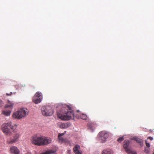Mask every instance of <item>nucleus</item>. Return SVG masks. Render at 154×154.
Returning <instances> with one entry per match:
<instances>
[{
  "mask_svg": "<svg viewBox=\"0 0 154 154\" xmlns=\"http://www.w3.org/2000/svg\"><path fill=\"white\" fill-rule=\"evenodd\" d=\"M67 111L65 110L64 108H63L62 110L57 112L58 117L63 120H70L73 118L75 117L73 114V112L71 109V106H66Z\"/></svg>",
  "mask_w": 154,
  "mask_h": 154,
  "instance_id": "nucleus-1",
  "label": "nucleus"
},
{
  "mask_svg": "<svg viewBox=\"0 0 154 154\" xmlns=\"http://www.w3.org/2000/svg\"><path fill=\"white\" fill-rule=\"evenodd\" d=\"M31 140L32 144L39 146L47 145L51 142L50 138L43 136L38 137L37 135L32 136Z\"/></svg>",
  "mask_w": 154,
  "mask_h": 154,
  "instance_id": "nucleus-2",
  "label": "nucleus"
},
{
  "mask_svg": "<svg viewBox=\"0 0 154 154\" xmlns=\"http://www.w3.org/2000/svg\"><path fill=\"white\" fill-rule=\"evenodd\" d=\"M29 112L27 109L23 108L14 112L12 116L14 118L19 119L26 117L28 115Z\"/></svg>",
  "mask_w": 154,
  "mask_h": 154,
  "instance_id": "nucleus-3",
  "label": "nucleus"
},
{
  "mask_svg": "<svg viewBox=\"0 0 154 154\" xmlns=\"http://www.w3.org/2000/svg\"><path fill=\"white\" fill-rule=\"evenodd\" d=\"M41 111L42 115L45 116H51L53 113L51 108L49 106H42L41 108Z\"/></svg>",
  "mask_w": 154,
  "mask_h": 154,
  "instance_id": "nucleus-4",
  "label": "nucleus"
},
{
  "mask_svg": "<svg viewBox=\"0 0 154 154\" xmlns=\"http://www.w3.org/2000/svg\"><path fill=\"white\" fill-rule=\"evenodd\" d=\"M130 142L128 140H125L123 142V147L125 152L128 154H137L136 151H132L128 148L129 147Z\"/></svg>",
  "mask_w": 154,
  "mask_h": 154,
  "instance_id": "nucleus-5",
  "label": "nucleus"
},
{
  "mask_svg": "<svg viewBox=\"0 0 154 154\" xmlns=\"http://www.w3.org/2000/svg\"><path fill=\"white\" fill-rule=\"evenodd\" d=\"M11 124V122H9L2 125L1 126V129L4 133L7 134H10L11 133L10 129L8 128V127L9 126V125Z\"/></svg>",
  "mask_w": 154,
  "mask_h": 154,
  "instance_id": "nucleus-6",
  "label": "nucleus"
},
{
  "mask_svg": "<svg viewBox=\"0 0 154 154\" xmlns=\"http://www.w3.org/2000/svg\"><path fill=\"white\" fill-rule=\"evenodd\" d=\"M99 136L100 137V139L102 141V142L104 143L105 142L106 139L109 137V134L106 131H103L99 133Z\"/></svg>",
  "mask_w": 154,
  "mask_h": 154,
  "instance_id": "nucleus-7",
  "label": "nucleus"
},
{
  "mask_svg": "<svg viewBox=\"0 0 154 154\" xmlns=\"http://www.w3.org/2000/svg\"><path fill=\"white\" fill-rule=\"evenodd\" d=\"M11 154H20L19 150L15 146H11L9 150Z\"/></svg>",
  "mask_w": 154,
  "mask_h": 154,
  "instance_id": "nucleus-8",
  "label": "nucleus"
},
{
  "mask_svg": "<svg viewBox=\"0 0 154 154\" xmlns=\"http://www.w3.org/2000/svg\"><path fill=\"white\" fill-rule=\"evenodd\" d=\"M20 136V135L19 133H16L14 134L13 139H12L10 141H8L7 142L9 144H11L15 143L18 140V139Z\"/></svg>",
  "mask_w": 154,
  "mask_h": 154,
  "instance_id": "nucleus-9",
  "label": "nucleus"
},
{
  "mask_svg": "<svg viewBox=\"0 0 154 154\" xmlns=\"http://www.w3.org/2000/svg\"><path fill=\"white\" fill-rule=\"evenodd\" d=\"M80 148V146L78 145H76L73 148V151L75 154H82V151L79 150Z\"/></svg>",
  "mask_w": 154,
  "mask_h": 154,
  "instance_id": "nucleus-10",
  "label": "nucleus"
},
{
  "mask_svg": "<svg viewBox=\"0 0 154 154\" xmlns=\"http://www.w3.org/2000/svg\"><path fill=\"white\" fill-rule=\"evenodd\" d=\"M59 141L61 142L62 143H64L67 145H69L70 146L72 145V143L67 139L63 138L62 139H61Z\"/></svg>",
  "mask_w": 154,
  "mask_h": 154,
  "instance_id": "nucleus-11",
  "label": "nucleus"
},
{
  "mask_svg": "<svg viewBox=\"0 0 154 154\" xmlns=\"http://www.w3.org/2000/svg\"><path fill=\"white\" fill-rule=\"evenodd\" d=\"M59 141L61 142L62 143H64L67 145H69L70 146L72 145V143L67 139L63 138L62 139H61Z\"/></svg>",
  "mask_w": 154,
  "mask_h": 154,
  "instance_id": "nucleus-12",
  "label": "nucleus"
},
{
  "mask_svg": "<svg viewBox=\"0 0 154 154\" xmlns=\"http://www.w3.org/2000/svg\"><path fill=\"white\" fill-rule=\"evenodd\" d=\"M75 117L77 119L81 118L83 120H86L87 119V116L85 114H82L78 115H77L75 116Z\"/></svg>",
  "mask_w": 154,
  "mask_h": 154,
  "instance_id": "nucleus-13",
  "label": "nucleus"
},
{
  "mask_svg": "<svg viewBox=\"0 0 154 154\" xmlns=\"http://www.w3.org/2000/svg\"><path fill=\"white\" fill-rule=\"evenodd\" d=\"M13 105V103H11L10 101H8L5 106V108L8 109H11V110H12Z\"/></svg>",
  "mask_w": 154,
  "mask_h": 154,
  "instance_id": "nucleus-14",
  "label": "nucleus"
},
{
  "mask_svg": "<svg viewBox=\"0 0 154 154\" xmlns=\"http://www.w3.org/2000/svg\"><path fill=\"white\" fill-rule=\"evenodd\" d=\"M11 110V109H5L3 111L2 113L6 116H9L10 115Z\"/></svg>",
  "mask_w": 154,
  "mask_h": 154,
  "instance_id": "nucleus-15",
  "label": "nucleus"
},
{
  "mask_svg": "<svg viewBox=\"0 0 154 154\" xmlns=\"http://www.w3.org/2000/svg\"><path fill=\"white\" fill-rule=\"evenodd\" d=\"M70 126V124L69 123H62L60 125V127L61 128H67Z\"/></svg>",
  "mask_w": 154,
  "mask_h": 154,
  "instance_id": "nucleus-16",
  "label": "nucleus"
},
{
  "mask_svg": "<svg viewBox=\"0 0 154 154\" xmlns=\"http://www.w3.org/2000/svg\"><path fill=\"white\" fill-rule=\"evenodd\" d=\"M42 99L41 98L33 97L32 98V101L35 103L37 104L40 103Z\"/></svg>",
  "mask_w": 154,
  "mask_h": 154,
  "instance_id": "nucleus-17",
  "label": "nucleus"
},
{
  "mask_svg": "<svg viewBox=\"0 0 154 154\" xmlns=\"http://www.w3.org/2000/svg\"><path fill=\"white\" fill-rule=\"evenodd\" d=\"M133 140H136V142L138 143H139L140 145H143V142L140 138L137 137H134L133 138Z\"/></svg>",
  "mask_w": 154,
  "mask_h": 154,
  "instance_id": "nucleus-18",
  "label": "nucleus"
},
{
  "mask_svg": "<svg viewBox=\"0 0 154 154\" xmlns=\"http://www.w3.org/2000/svg\"><path fill=\"white\" fill-rule=\"evenodd\" d=\"M37 97L39 98H41L42 99V94L40 92H37L35 96L33 97Z\"/></svg>",
  "mask_w": 154,
  "mask_h": 154,
  "instance_id": "nucleus-19",
  "label": "nucleus"
},
{
  "mask_svg": "<svg viewBox=\"0 0 154 154\" xmlns=\"http://www.w3.org/2000/svg\"><path fill=\"white\" fill-rule=\"evenodd\" d=\"M101 154H112V152L110 150H104Z\"/></svg>",
  "mask_w": 154,
  "mask_h": 154,
  "instance_id": "nucleus-20",
  "label": "nucleus"
},
{
  "mask_svg": "<svg viewBox=\"0 0 154 154\" xmlns=\"http://www.w3.org/2000/svg\"><path fill=\"white\" fill-rule=\"evenodd\" d=\"M54 152L52 150H50L48 151H46L45 152H43L42 154H50L51 153H54Z\"/></svg>",
  "mask_w": 154,
  "mask_h": 154,
  "instance_id": "nucleus-21",
  "label": "nucleus"
},
{
  "mask_svg": "<svg viewBox=\"0 0 154 154\" xmlns=\"http://www.w3.org/2000/svg\"><path fill=\"white\" fill-rule=\"evenodd\" d=\"M64 133H62L61 134H59L58 135V138L59 140H60L61 139H62L63 138L62 137H61L62 136H63L64 135Z\"/></svg>",
  "mask_w": 154,
  "mask_h": 154,
  "instance_id": "nucleus-22",
  "label": "nucleus"
},
{
  "mask_svg": "<svg viewBox=\"0 0 154 154\" xmlns=\"http://www.w3.org/2000/svg\"><path fill=\"white\" fill-rule=\"evenodd\" d=\"M17 126V125H14L13 126V125H11V124L10 125H9V127L12 130H14L16 128Z\"/></svg>",
  "mask_w": 154,
  "mask_h": 154,
  "instance_id": "nucleus-23",
  "label": "nucleus"
},
{
  "mask_svg": "<svg viewBox=\"0 0 154 154\" xmlns=\"http://www.w3.org/2000/svg\"><path fill=\"white\" fill-rule=\"evenodd\" d=\"M124 140L123 137H119L118 139H117V141L119 142H121V141H123Z\"/></svg>",
  "mask_w": 154,
  "mask_h": 154,
  "instance_id": "nucleus-24",
  "label": "nucleus"
},
{
  "mask_svg": "<svg viewBox=\"0 0 154 154\" xmlns=\"http://www.w3.org/2000/svg\"><path fill=\"white\" fill-rule=\"evenodd\" d=\"M144 152L148 154L149 152V148H145Z\"/></svg>",
  "mask_w": 154,
  "mask_h": 154,
  "instance_id": "nucleus-25",
  "label": "nucleus"
},
{
  "mask_svg": "<svg viewBox=\"0 0 154 154\" xmlns=\"http://www.w3.org/2000/svg\"><path fill=\"white\" fill-rule=\"evenodd\" d=\"M145 143H146V146L147 147H148V148L149 147H150V144H149V143H147V142L146 141Z\"/></svg>",
  "mask_w": 154,
  "mask_h": 154,
  "instance_id": "nucleus-26",
  "label": "nucleus"
},
{
  "mask_svg": "<svg viewBox=\"0 0 154 154\" xmlns=\"http://www.w3.org/2000/svg\"><path fill=\"white\" fill-rule=\"evenodd\" d=\"M3 102L2 101V100L1 99H0V107H1L3 105Z\"/></svg>",
  "mask_w": 154,
  "mask_h": 154,
  "instance_id": "nucleus-27",
  "label": "nucleus"
},
{
  "mask_svg": "<svg viewBox=\"0 0 154 154\" xmlns=\"http://www.w3.org/2000/svg\"><path fill=\"white\" fill-rule=\"evenodd\" d=\"M147 139H150L151 140H152L153 139V138L152 137H148L147 138Z\"/></svg>",
  "mask_w": 154,
  "mask_h": 154,
  "instance_id": "nucleus-28",
  "label": "nucleus"
},
{
  "mask_svg": "<svg viewBox=\"0 0 154 154\" xmlns=\"http://www.w3.org/2000/svg\"><path fill=\"white\" fill-rule=\"evenodd\" d=\"M25 154H31V153L30 152H27Z\"/></svg>",
  "mask_w": 154,
  "mask_h": 154,
  "instance_id": "nucleus-29",
  "label": "nucleus"
},
{
  "mask_svg": "<svg viewBox=\"0 0 154 154\" xmlns=\"http://www.w3.org/2000/svg\"><path fill=\"white\" fill-rule=\"evenodd\" d=\"M89 127L90 128H91V127L90 125L89 126Z\"/></svg>",
  "mask_w": 154,
  "mask_h": 154,
  "instance_id": "nucleus-30",
  "label": "nucleus"
},
{
  "mask_svg": "<svg viewBox=\"0 0 154 154\" xmlns=\"http://www.w3.org/2000/svg\"><path fill=\"white\" fill-rule=\"evenodd\" d=\"M153 154H154V152H153Z\"/></svg>",
  "mask_w": 154,
  "mask_h": 154,
  "instance_id": "nucleus-31",
  "label": "nucleus"
}]
</instances>
